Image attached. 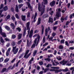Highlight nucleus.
I'll list each match as a JSON object with an SVG mask.
<instances>
[{
	"label": "nucleus",
	"mask_w": 74,
	"mask_h": 74,
	"mask_svg": "<svg viewBox=\"0 0 74 74\" xmlns=\"http://www.w3.org/2000/svg\"><path fill=\"white\" fill-rule=\"evenodd\" d=\"M21 42H22V40H21L18 42L17 44H18V45H19V44H21Z\"/></svg>",
	"instance_id": "51"
},
{
	"label": "nucleus",
	"mask_w": 74,
	"mask_h": 74,
	"mask_svg": "<svg viewBox=\"0 0 74 74\" xmlns=\"http://www.w3.org/2000/svg\"><path fill=\"white\" fill-rule=\"evenodd\" d=\"M41 23V18H39L37 23V25H39Z\"/></svg>",
	"instance_id": "23"
},
{
	"label": "nucleus",
	"mask_w": 74,
	"mask_h": 74,
	"mask_svg": "<svg viewBox=\"0 0 74 74\" xmlns=\"http://www.w3.org/2000/svg\"><path fill=\"white\" fill-rule=\"evenodd\" d=\"M16 30H18L19 32H21V29L19 27L17 28Z\"/></svg>",
	"instance_id": "49"
},
{
	"label": "nucleus",
	"mask_w": 74,
	"mask_h": 74,
	"mask_svg": "<svg viewBox=\"0 0 74 74\" xmlns=\"http://www.w3.org/2000/svg\"><path fill=\"white\" fill-rule=\"evenodd\" d=\"M72 16L74 17V13H73L72 14L70 15V18L71 19L72 18Z\"/></svg>",
	"instance_id": "45"
},
{
	"label": "nucleus",
	"mask_w": 74,
	"mask_h": 74,
	"mask_svg": "<svg viewBox=\"0 0 74 74\" xmlns=\"http://www.w3.org/2000/svg\"><path fill=\"white\" fill-rule=\"evenodd\" d=\"M56 35V33L55 32H53L52 34V36H53V37H54V36H55Z\"/></svg>",
	"instance_id": "61"
},
{
	"label": "nucleus",
	"mask_w": 74,
	"mask_h": 74,
	"mask_svg": "<svg viewBox=\"0 0 74 74\" xmlns=\"http://www.w3.org/2000/svg\"><path fill=\"white\" fill-rule=\"evenodd\" d=\"M51 68L53 69H50V71H55V73H58L62 71L61 69H60L58 70V69H59V67H51ZM55 69H56V70Z\"/></svg>",
	"instance_id": "2"
},
{
	"label": "nucleus",
	"mask_w": 74,
	"mask_h": 74,
	"mask_svg": "<svg viewBox=\"0 0 74 74\" xmlns=\"http://www.w3.org/2000/svg\"><path fill=\"white\" fill-rule=\"evenodd\" d=\"M37 12H36L35 13V15L34 16V21H32L33 23H34V22H35L36 21V17H37Z\"/></svg>",
	"instance_id": "12"
},
{
	"label": "nucleus",
	"mask_w": 74,
	"mask_h": 74,
	"mask_svg": "<svg viewBox=\"0 0 74 74\" xmlns=\"http://www.w3.org/2000/svg\"><path fill=\"white\" fill-rule=\"evenodd\" d=\"M9 61V59L8 58H7L6 59H5V62H8Z\"/></svg>",
	"instance_id": "55"
},
{
	"label": "nucleus",
	"mask_w": 74,
	"mask_h": 74,
	"mask_svg": "<svg viewBox=\"0 0 74 74\" xmlns=\"http://www.w3.org/2000/svg\"><path fill=\"white\" fill-rule=\"evenodd\" d=\"M29 50H28L27 51L25 52V55H24V58H25V59H28L29 58V57L30 56V55H31V53H30L29 54H28L27 55V54H28V53L29 52Z\"/></svg>",
	"instance_id": "4"
},
{
	"label": "nucleus",
	"mask_w": 74,
	"mask_h": 74,
	"mask_svg": "<svg viewBox=\"0 0 74 74\" xmlns=\"http://www.w3.org/2000/svg\"><path fill=\"white\" fill-rule=\"evenodd\" d=\"M36 36H37L38 38L35 39H36V41H37L36 45V46H37L39 42V40H40V36L38 34H36L33 36V37H35Z\"/></svg>",
	"instance_id": "5"
},
{
	"label": "nucleus",
	"mask_w": 74,
	"mask_h": 74,
	"mask_svg": "<svg viewBox=\"0 0 74 74\" xmlns=\"http://www.w3.org/2000/svg\"><path fill=\"white\" fill-rule=\"evenodd\" d=\"M26 4H27V5L29 8L32 11L33 10V8L32 6H31V5H30V3L29 2H26Z\"/></svg>",
	"instance_id": "10"
},
{
	"label": "nucleus",
	"mask_w": 74,
	"mask_h": 74,
	"mask_svg": "<svg viewBox=\"0 0 74 74\" xmlns=\"http://www.w3.org/2000/svg\"><path fill=\"white\" fill-rule=\"evenodd\" d=\"M0 34H1L3 37H6V35L4 33L2 32L1 27H0Z\"/></svg>",
	"instance_id": "8"
},
{
	"label": "nucleus",
	"mask_w": 74,
	"mask_h": 74,
	"mask_svg": "<svg viewBox=\"0 0 74 74\" xmlns=\"http://www.w3.org/2000/svg\"><path fill=\"white\" fill-rule=\"evenodd\" d=\"M43 0L44 4H47V3H48V1L47 0Z\"/></svg>",
	"instance_id": "40"
},
{
	"label": "nucleus",
	"mask_w": 74,
	"mask_h": 74,
	"mask_svg": "<svg viewBox=\"0 0 74 74\" xmlns=\"http://www.w3.org/2000/svg\"><path fill=\"white\" fill-rule=\"evenodd\" d=\"M58 27H57V26H55V27H53V30H56V29H57V28Z\"/></svg>",
	"instance_id": "52"
},
{
	"label": "nucleus",
	"mask_w": 74,
	"mask_h": 74,
	"mask_svg": "<svg viewBox=\"0 0 74 74\" xmlns=\"http://www.w3.org/2000/svg\"><path fill=\"white\" fill-rule=\"evenodd\" d=\"M61 71H64V72H67V71H68V70L67 68H66L65 69H61Z\"/></svg>",
	"instance_id": "26"
},
{
	"label": "nucleus",
	"mask_w": 74,
	"mask_h": 74,
	"mask_svg": "<svg viewBox=\"0 0 74 74\" xmlns=\"http://www.w3.org/2000/svg\"><path fill=\"white\" fill-rule=\"evenodd\" d=\"M60 12H61V10L60 8H59L58 10V12H57L56 14V16L58 18H59V17L61 16H62V14H61Z\"/></svg>",
	"instance_id": "6"
},
{
	"label": "nucleus",
	"mask_w": 74,
	"mask_h": 74,
	"mask_svg": "<svg viewBox=\"0 0 74 74\" xmlns=\"http://www.w3.org/2000/svg\"><path fill=\"white\" fill-rule=\"evenodd\" d=\"M60 63L61 64H62V65H64V64L66 63V62L64 60H63L62 61L60 62Z\"/></svg>",
	"instance_id": "19"
},
{
	"label": "nucleus",
	"mask_w": 74,
	"mask_h": 74,
	"mask_svg": "<svg viewBox=\"0 0 74 74\" xmlns=\"http://www.w3.org/2000/svg\"><path fill=\"white\" fill-rule=\"evenodd\" d=\"M33 30H31L30 31L29 34V37L30 38H31V37H32V34H33Z\"/></svg>",
	"instance_id": "21"
},
{
	"label": "nucleus",
	"mask_w": 74,
	"mask_h": 74,
	"mask_svg": "<svg viewBox=\"0 0 74 74\" xmlns=\"http://www.w3.org/2000/svg\"><path fill=\"white\" fill-rule=\"evenodd\" d=\"M10 50H11V48H10L8 49L6 53V56H8L9 55V53H10Z\"/></svg>",
	"instance_id": "17"
},
{
	"label": "nucleus",
	"mask_w": 74,
	"mask_h": 74,
	"mask_svg": "<svg viewBox=\"0 0 74 74\" xmlns=\"http://www.w3.org/2000/svg\"><path fill=\"white\" fill-rule=\"evenodd\" d=\"M63 48V46L62 45H60L59 47V49H62Z\"/></svg>",
	"instance_id": "33"
},
{
	"label": "nucleus",
	"mask_w": 74,
	"mask_h": 74,
	"mask_svg": "<svg viewBox=\"0 0 74 74\" xmlns=\"http://www.w3.org/2000/svg\"><path fill=\"white\" fill-rule=\"evenodd\" d=\"M49 23H52L53 22V19L52 17H49Z\"/></svg>",
	"instance_id": "22"
},
{
	"label": "nucleus",
	"mask_w": 74,
	"mask_h": 74,
	"mask_svg": "<svg viewBox=\"0 0 74 74\" xmlns=\"http://www.w3.org/2000/svg\"><path fill=\"white\" fill-rule=\"evenodd\" d=\"M12 20H13V21H14L15 18V17H14V16H12Z\"/></svg>",
	"instance_id": "62"
},
{
	"label": "nucleus",
	"mask_w": 74,
	"mask_h": 74,
	"mask_svg": "<svg viewBox=\"0 0 74 74\" xmlns=\"http://www.w3.org/2000/svg\"><path fill=\"white\" fill-rule=\"evenodd\" d=\"M21 19L23 21H26V16L22 15L21 16Z\"/></svg>",
	"instance_id": "16"
},
{
	"label": "nucleus",
	"mask_w": 74,
	"mask_h": 74,
	"mask_svg": "<svg viewBox=\"0 0 74 74\" xmlns=\"http://www.w3.org/2000/svg\"><path fill=\"white\" fill-rule=\"evenodd\" d=\"M29 22H28L27 23L26 26L27 27V30H28L27 31L28 35H29V32H30V28L29 27Z\"/></svg>",
	"instance_id": "7"
},
{
	"label": "nucleus",
	"mask_w": 74,
	"mask_h": 74,
	"mask_svg": "<svg viewBox=\"0 0 74 74\" xmlns=\"http://www.w3.org/2000/svg\"><path fill=\"white\" fill-rule=\"evenodd\" d=\"M18 1L19 3H21L23 2V0H18Z\"/></svg>",
	"instance_id": "43"
},
{
	"label": "nucleus",
	"mask_w": 74,
	"mask_h": 74,
	"mask_svg": "<svg viewBox=\"0 0 74 74\" xmlns=\"http://www.w3.org/2000/svg\"><path fill=\"white\" fill-rule=\"evenodd\" d=\"M25 34H26V27H25L24 31L23 33V36H25Z\"/></svg>",
	"instance_id": "53"
},
{
	"label": "nucleus",
	"mask_w": 74,
	"mask_h": 74,
	"mask_svg": "<svg viewBox=\"0 0 74 74\" xmlns=\"http://www.w3.org/2000/svg\"><path fill=\"white\" fill-rule=\"evenodd\" d=\"M3 57L1 58L0 59V62H2L3 61Z\"/></svg>",
	"instance_id": "57"
},
{
	"label": "nucleus",
	"mask_w": 74,
	"mask_h": 74,
	"mask_svg": "<svg viewBox=\"0 0 74 74\" xmlns=\"http://www.w3.org/2000/svg\"><path fill=\"white\" fill-rule=\"evenodd\" d=\"M69 23H70V22H69V21H67L66 22V27H68V25H69Z\"/></svg>",
	"instance_id": "37"
},
{
	"label": "nucleus",
	"mask_w": 74,
	"mask_h": 74,
	"mask_svg": "<svg viewBox=\"0 0 74 74\" xmlns=\"http://www.w3.org/2000/svg\"><path fill=\"white\" fill-rule=\"evenodd\" d=\"M48 29L47 28L46 30H45V34L46 36H47L48 34V32L49 31V30H51V29L50 28V27H48Z\"/></svg>",
	"instance_id": "11"
},
{
	"label": "nucleus",
	"mask_w": 74,
	"mask_h": 74,
	"mask_svg": "<svg viewBox=\"0 0 74 74\" xmlns=\"http://www.w3.org/2000/svg\"><path fill=\"white\" fill-rule=\"evenodd\" d=\"M15 16L16 18H17V19H19V16L18 15V14H16L15 15Z\"/></svg>",
	"instance_id": "48"
},
{
	"label": "nucleus",
	"mask_w": 74,
	"mask_h": 74,
	"mask_svg": "<svg viewBox=\"0 0 74 74\" xmlns=\"http://www.w3.org/2000/svg\"><path fill=\"white\" fill-rule=\"evenodd\" d=\"M67 16L65 17V18H61V20L62 22H63V21H64V20H65V21H66V20H67Z\"/></svg>",
	"instance_id": "18"
},
{
	"label": "nucleus",
	"mask_w": 74,
	"mask_h": 74,
	"mask_svg": "<svg viewBox=\"0 0 74 74\" xmlns=\"http://www.w3.org/2000/svg\"><path fill=\"white\" fill-rule=\"evenodd\" d=\"M15 42L14 41H12L11 43V45L12 46H15Z\"/></svg>",
	"instance_id": "38"
},
{
	"label": "nucleus",
	"mask_w": 74,
	"mask_h": 74,
	"mask_svg": "<svg viewBox=\"0 0 74 74\" xmlns=\"http://www.w3.org/2000/svg\"><path fill=\"white\" fill-rule=\"evenodd\" d=\"M48 15L47 14H46L44 15L43 17V18H48Z\"/></svg>",
	"instance_id": "31"
},
{
	"label": "nucleus",
	"mask_w": 74,
	"mask_h": 74,
	"mask_svg": "<svg viewBox=\"0 0 74 74\" xmlns=\"http://www.w3.org/2000/svg\"><path fill=\"white\" fill-rule=\"evenodd\" d=\"M48 70H49V69L48 68L44 70V73H46V72H47V71H48Z\"/></svg>",
	"instance_id": "41"
},
{
	"label": "nucleus",
	"mask_w": 74,
	"mask_h": 74,
	"mask_svg": "<svg viewBox=\"0 0 74 74\" xmlns=\"http://www.w3.org/2000/svg\"><path fill=\"white\" fill-rule=\"evenodd\" d=\"M52 65L51 64H49L46 66V67L47 68L49 67V66H51Z\"/></svg>",
	"instance_id": "58"
},
{
	"label": "nucleus",
	"mask_w": 74,
	"mask_h": 74,
	"mask_svg": "<svg viewBox=\"0 0 74 74\" xmlns=\"http://www.w3.org/2000/svg\"><path fill=\"white\" fill-rule=\"evenodd\" d=\"M5 28L6 30H7L8 31L10 30V28L8 27V26H6L5 27Z\"/></svg>",
	"instance_id": "30"
},
{
	"label": "nucleus",
	"mask_w": 74,
	"mask_h": 74,
	"mask_svg": "<svg viewBox=\"0 0 74 74\" xmlns=\"http://www.w3.org/2000/svg\"><path fill=\"white\" fill-rule=\"evenodd\" d=\"M27 14V17H29L30 16V13L29 12H28Z\"/></svg>",
	"instance_id": "59"
},
{
	"label": "nucleus",
	"mask_w": 74,
	"mask_h": 74,
	"mask_svg": "<svg viewBox=\"0 0 74 74\" xmlns=\"http://www.w3.org/2000/svg\"><path fill=\"white\" fill-rule=\"evenodd\" d=\"M36 70H35V69H34L32 71L31 73H32V74H34Z\"/></svg>",
	"instance_id": "47"
},
{
	"label": "nucleus",
	"mask_w": 74,
	"mask_h": 74,
	"mask_svg": "<svg viewBox=\"0 0 74 74\" xmlns=\"http://www.w3.org/2000/svg\"><path fill=\"white\" fill-rule=\"evenodd\" d=\"M15 67V65H14L13 66H10L8 68V70H12Z\"/></svg>",
	"instance_id": "13"
},
{
	"label": "nucleus",
	"mask_w": 74,
	"mask_h": 74,
	"mask_svg": "<svg viewBox=\"0 0 74 74\" xmlns=\"http://www.w3.org/2000/svg\"><path fill=\"white\" fill-rule=\"evenodd\" d=\"M18 39L19 40L22 38V34H19L18 36Z\"/></svg>",
	"instance_id": "27"
},
{
	"label": "nucleus",
	"mask_w": 74,
	"mask_h": 74,
	"mask_svg": "<svg viewBox=\"0 0 74 74\" xmlns=\"http://www.w3.org/2000/svg\"><path fill=\"white\" fill-rule=\"evenodd\" d=\"M65 42L66 45V46H67V47H69V44L68 42L67 41H66Z\"/></svg>",
	"instance_id": "46"
},
{
	"label": "nucleus",
	"mask_w": 74,
	"mask_h": 74,
	"mask_svg": "<svg viewBox=\"0 0 74 74\" xmlns=\"http://www.w3.org/2000/svg\"><path fill=\"white\" fill-rule=\"evenodd\" d=\"M6 70H7V69L6 68H4L2 69L1 71V72L2 73H4V71H6Z\"/></svg>",
	"instance_id": "32"
},
{
	"label": "nucleus",
	"mask_w": 74,
	"mask_h": 74,
	"mask_svg": "<svg viewBox=\"0 0 74 74\" xmlns=\"http://www.w3.org/2000/svg\"><path fill=\"white\" fill-rule=\"evenodd\" d=\"M31 42H32V41L30 42V43H29V40H27V47H30V44H31Z\"/></svg>",
	"instance_id": "24"
},
{
	"label": "nucleus",
	"mask_w": 74,
	"mask_h": 74,
	"mask_svg": "<svg viewBox=\"0 0 74 74\" xmlns=\"http://www.w3.org/2000/svg\"><path fill=\"white\" fill-rule=\"evenodd\" d=\"M48 52H49L50 53H53V51H52V50H48Z\"/></svg>",
	"instance_id": "63"
},
{
	"label": "nucleus",
	"mask_w": 74,
	"mask_h": 74,
	"mask_svg": "<svg viewBox=\"0 0 74 74\" xmlns=\"http://www.w3.org/2000/svg\"><path fill=\"white\" fill-rule=\"evenodd\" d=\"M16 37V36H15L14 35H12V38H13V39H14Z\"/></svg>",
	"instance_id": "50"
},
{
	"label": "nucleus",
	"mask_w": 74,
	"mask_h": 74,
	"mask_svg": "<svg viewBox=\"0 0 74 74\" xmlns=\"http://www.w3.org/2000/svg\"><path fill=\"white\" fill-rule=\"evenodd\" d=\"M20 62H21V60H19L18 62L16 64V67H18V64H19V63H20Z\"/></svg>",
	"instance_id": "56"
},
{
	"label": "nucleus",
	"mask_w": 74,
	"mask_h": 74,
	"mask_svg": "<svg viewBox=\"0 0 74 74\" xmlns=\"http://www.w3.org/2000/svg\"><path fill=\"white\" fill-rule=\"evenodd\" d=\"M23 54H22L18 58L19 59H21V58H22L23 57Z\"/></svg>",
	"instance_id": "54"
},
{
	"label": "nucleus",
	"mask_w": 74,
	"mask_h": 74,
	"mask_svg": "<svg viewBox=\"0 0 74 74\" xmlns=\"http://www.w3.org/2000/svg\"><path fill=\"white\" fill-rule=\"evenodd\" d=\"M23 4H19L18 5V8H21V7H22V6H23Z\"/></svg>",
	"instance_id": "39"
},
{
	"label": "nucleus",
	"mask_w": 74,
	"mask_h": 74,
	"mask_svg": "<svg viewBox=\"0 0 74 74\" xmlns=\"http://www.w3.org/2000/svg\"><path fill=\"white\" fill-rule=\"evenodd\" d=\"M34 60V58H31V59L29 61V64H31L32 62H33V60Z\"/></svg>",
	"instance_id": "29"
},
{
	"label": "nucleus",
	"mask_w": 74,
	"mask_h": 74,
	"mask_svg": "<svg viewBox=\"0 0 74 74\" xmlns=\"http://www.w3.org/2000/svg\"><path fill=\"white\" fill-rule=\"evenodd\" d=\"M12 48L13 49L12 52L14 54H16L17 52L18 51L19 49L18 48H16V46L13 47Z\"/></svg>",
	"instance_id": "3"
},
{
	"label": "nucleus",
	"mask_w": 74,
	"mask_h": 74,
	"mask_svg": "<svg viewBox=\"0 0 74 74\" xmlns=\"http://www.w3.org/2000/svg\"><path fill=\"white\" fill-rule=\"evenodd\" d=\"M15 10L17 12H19V10L18 9V6L17 5H16Z\"/></svg>",
	"instance_id": "25"
},
{
	"label": "nucleus",
	"mask_w": 74,
	"mask_h": 74,
	"mask_svg": "<svg viewBox=\"0 0 74 74\" xmlns=\"http://www.w3.org/2000/svg\"><path fill=\"white\" fill-rule=\"evenodd\" d=\"M42 34H43V33H44V26L42 25Z\"/></svg>",
	"instance_id": "28"
},
{
	"label": "nucleus",
	"mask_w": 74,
	"mask_h": 74,
	"mask_svg": "<svg viewBox=\"0 0 74 74\" xmlns=\"http://www.w3.org/2000/svg\"><path fill=\"white\" fill-rule=\"evenodd\" d=\"M38 10L39 11H40L41 15H42L45 11V5L42 3L41 7V4H39L38 6Z\"/></svg>",
	"instance_id": "1"
},
{
	"label": "nucleus",
	"mask_w": 74,
	"mask_h": 74,
	"mask_svg": "<svg viewBox=\"0 0 74 74\" xmlns=\"http://www.w3.org/2000/svg\"><path fill=\"white\" fill-rule=\"evenodd\" d=\"M0 41L2 44V45H3L4 44V43H5V41L3 40V38L1 37H0Z\"/></svg>",
	"instance_id": "14"
},
{
	"label": "nucleus",
	"mask_w": 74,
	"mask_h": 74,
	"mask_svg": "<svg viewBox=\"0 0 74 74\" xmlns=\"http://www.w3.org/2000/svg\"><path fill=\"white\" fill-rule=\"evenodd\" d=\"M10 15L8 14L6 17V19H10Z\"/></svg>",
	"instance_id": "44"
},
{
	"label": "nucleus",
	"mask_w": 74,
	"mask_h": 74,
	"mask_svg": "<svg viewBox=\"0 0 74 74\" xmlns=\"http://www.w3.org/2000/svg\"><path fill=\"white\" fill-rule=\"evenodd\" d=\"M36 43H37V39H35L34 42L33 44L32 45L31 47V48L32 49L35 48V46L36 45Z\"/></svg>",
	"instance_id": "9"
},
{
	"label": "nucleus",
	"mask_w": 74,
	"mask_h": 74,
	"mask_svg": "<svg viewBox=\"0 0 74 74\" xmlns=\"http://www.w3.org/2000/svg\"><path fill=\"white\" fill-rule=\"evenodd\" d=\"M3 9L4 11H7L8 10V8L7 7V6H5L3 8Z\"/></svg>",
	"instance_id": "34"
},
{
	"label": "nucleus",
	"mask_w": 74,
	"mask_h": 74,
	"mask_svg": "<svg viewBox=\"0 0 74 74\" xmlns=\"http://www.w3.org/2000/svg\"><path fill=\"white\" fill-rule=\"evenodd\" d=\"M37 52V50H36L34 51V53H33L34 56L36 55V54Z\"/></svg>",
	"instance_id": "35"
},
{
	"label": "nucleus",
	"mask_w": 74,
	"mask_h": 74,
	"mask_svg": "<svg viewBox=\"0 0 74 74\" xmlns=\"http://www.w3.org/2000/svg\"><path fill=\"white\" fill-rule=\"evenodd\" d=\"M45 60L48 61V62H50L51 61V59L49 58L45 59Z\"/></svg>",
	"instance_id": "36"
},
{
	"label": "nucleus",
	"mask_w": 74,
	"mask_h": 74,
	"mask_svg": "<svg viewBox=\"0 0 74 74\" xmlns=\"http://www.w3.org/2000/svg\"><path fill=\"white\" fill-rule=\"evenodd\" d=\"M55 1H53L51 2L50 3V5L51 7H53V6H54L55 4Z\"/></svg>",
	"instance_id": "15"
},
{
	"label": "nucleus",
	"mask_w": 74,
	"mask_h": 74,
	"mask_svg": "<svg viewBox=\"0 0 74 74\" xmlns=\"http://www.w3.org/2000/svg\"><path fill=\"white\" fill-rule=\"evenodd\" d=\"M10 26L12 28V29H15V26L14 25V24L13 23H11L10 25Z\"/></svg>",
	"instance_id": "20"
},
{
	"label": "nucleus",
	"mask_w": 74,
	"mask_h": 74,
	"mask_svg": "<svg viewBox=\"0 0 74 74\" xmlns=\"http://www.w3.org/2000/svg\"><path fill=\"white\" fill-rule=\"evenodd\" d=\"M69 49H70L71 50H73L74 49V47H70L69 48Z\"/></svg>",
	"instance_id": "64"
},
{
	"label": "nucleus",
	"mask_w": 74,
	"mask_h": 74,
	"mask_svg": "<svg viewBox=\"0 0 74 74\" xmlns=\"http://www.w3.org/2000/svg\"><path fill=\"white\" fill-rule=\"evenodd\" d=\"M3 7H4V4H1V7H0V9H1V8H3Z\"/></svg>",
	"instance_id": "60"
},
{
	"label": "nucleus",
	"mask_w": 74,
	"mask_h": 74,
	"mask_svg": "<svg viewBox=\"0 0 74 74\" xmlns=\"http://www.w3.org/2000/svg\"><path fill=\"white\" fill-rule=\"evenodd\" d=\"M57 59L58 60H60L62 59V58L60 57V56H58L57 58Z\"/></svg>",
	"instance_id": "42"
}]
</instances>
